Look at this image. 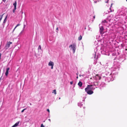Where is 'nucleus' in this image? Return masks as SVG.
Returning a JSON list of instances; mask_svg holds the SVG:
<instances>
[{"label": "nucleus", "instance_id": "f257e3e1", "mask_svg": "<svg viewBox=\"0 0 127 127\" xmlns=\"http://www.w3.org/2000/svg\"><path fill=\"white\" fill-rule=\"evenodd\" d=\"M119 69L118 67H116L114 66L111 69L108 68L105 69L106 72L105 74L109 76V77H106L105 79V81L107 82H109L110 81H112L114 80L113 78L115 77V74L117 73V71Z\"/></svg>", "mask_w": 127, "mask_h": 127}, {"label": "nucleus", "instance_id": "f03ea898", "mask_svg": "<svg viewBox=\"0 0 127 127\" xmlns=\"http://www.w3.org/2000/svg\"><path fill=\"white\" fill-rule=\"evenodd\" d=\"M119 69L118 67H116L114 66L111 69L108 68L105 69L106 72L105 74L109 76V77H106L105 79V81L107 82H109L110 81H112L114 80L113 78L115 77V74L117 73V71Z\"/></svg>", "mask_w": 127, "mask_h": 127}, {"label": "nucleus", "instance_id": "7ed1b4c3", "mask_svg": "<svg viewBox=\"0 0 127 127\" xmlns=\"http://www.w3.org/2000/svg\"><path fill=\"white\" fill-rule=\"evenodd\" d=\"M98 48L96 47L94 49V53L93 54V57L92 58H94L95 60H96L100 57V54L99 53V52H101V54H102L106 55V52H105V51L101 50L100 51L99 50L98 51L97 50Z\"/></svg>", "mask_w": 127, "mask_h": 127}, {"label": "nucleus", "instance_id": "20e7f679", "mask_svg": "<svg viewBox=\"0 0 127 127\" xmlns=\"http://www.w3.org/2000/svg\"><path fill=\"white\" fill-rule=\"evenodd\" d=\"M124 14L123 12L122 11V9L119 10L116 13L115 16L114 18H115L114 20L116 21H119L120 19V18L121 17V16L124 15Z\"/></svg>", "mask_w": 127, "mask_h": 127}, {"label": "nucleus", "instance_id": "39448f33", "mask_svg": "<svg viewBox=\"0 0 127 127\" xmlns=\"http://www.w3.org/2000/svg\"><path fill=\"white\" fill-rule=\"evenodd\" d=\"M126 56L125 54L121 55L119 56V57L118 56V57L115 58L114 59L117 60L118 59V60H119V61L123 62L124 60L126 59Z\"/></svg>", "mask_w": 127, "mask_h": 127}, {"label": "nucleus", "instance_id": "423d86ee", "mask_svg": "<svg viewBox=\"0 0 127 127\" xmlns=\"http://www.w3.org/2000/svg\"><path fill=\"white\" fill-rule=\"evenodd\" d=\"M93 86H94V85L93 84L91 85H88L87 87L85 88V90L89 89L91 90H94L95 89V88L93 87Z\"/></svg>", "mask_w": 127, "mask_h": 127}, {"label": "nucleus", "instance_id": "0eeeda50", "mask_svg": "<svg viewBox=\"0 0 127 127\" xmlns=\"http://www.w3.org/2000/svg\"><path fill=\"white\" fill-rule=\"evenodd\" d=\"M70 47L72 49L73 53H74L76 49V45L74 43L72 45H70L69 47Z\"/></svg>", "mask_w": 127, "mask_h": 127}, {"label": "nucleus", "instance_id": "6e6552de", "mask_svg": "<svg viewBox=\"0 0 127 127\" xmlns=\"http://www.w3.org/2000/svg\"><path fill=\"white\" fill-rule=\"evenodd\" d=\"M99 83L100 82L99 81L96 80V82H95L93 84L94 86H95L96 87V88H97V87L99 88V85H100Z\"/></svg>", "mask_w": 127, "mask_h": 127}, {"label": "nucleus", "instance_id": "1a4fd4ad", "mask_svg": "<svg viewBox=\"0 0 127 127\" xmlns=\"http://www.w3.org/2000/svg\"><path fill=\"white\" fill-rule=\"evenodd\" d=\"M99 31L100 33L101 34L103 33V31L104 30L102 24H99Z\"/></svg>", "mask_w": 127, "mask_h": 127}, {"label": "nucleus", "instance_id": "9d476101", "mask_svg": "<svg viewBox=\"0 0 127 127\" xmlns=\"http://www.w3.org/2000/svg\"><path fill=\"white\" fill-rule=\"evenodd\" d=\"M85 91L87 92V94L89 95H91L93 93V92L92 90L87 89V90H85Z\"/></svg>", "mask_w": 127, "mask_h": 127}, {"label": "nucleus", "instance_id": "9b49d317", "mask_svg": "<svg viewBox=\"0 0 127 127\" xmlns=\"http://www.w3.org/2000/svg\"><path fill=\"white\" fill-rule=\"evenodd\" d=\"M12 43V42H8L5 46V48L6 49H8L10 47V44Z\"/></svg>", "mask_w": 127, "mask_h": 127}, {"label": "nucleus", "instance_id": "f8f14e48", "mask_svg": "<svg viewBox=\"0 0 127 127\" xmlns=\"http://www.w3.org/2000/svg\"><path fill=\"white\" fill-rule=\"evenodd\" d=\"M119 54V52H118L117 51L115 52H113L112 53V55L113 56H116V57H118V55Z\"/></svg>", "mask_w": 127, "mask_h": 127}, {"label": "nucleus", "instance_id": "ddd939ff", "mask_svg": "<svg viewBox=\"0 0 127 127\" xmlns=\"http://www.w3.org/2000/svg\"><path fill=\"white\" fill-rule=\"evenodd\" d=\"M54 65V63L52 61H50L48 64V65L51 66V69H53Z\"/></svg>", "mask_w": 127, "mask_h": 127}, {"label": "nucleus", "instance_id": "4468645a", "mask_svg": "<svg viewBox=\"0 0 127 127\" xmlns=\"http://www.w3.org/2000/svg\"><path fill=\"white\" fill-rule=\"evenodd\" d=\"M7 15L5 17L4 20L3 21V22L2 23V25L3 26V28H4V25L5 24V23L6 22V20H7L6 19H7Z\"/></svg>", "mask_w": 127, "mask_h": 127}, {"label": "nucleus", "instance_id": "2eb2a0df", "mask_svg": "<svg viewBox=\"0 0 127 127\" xmlns=\"http://www.w3.org/2000/svg\"><path fill=\"white\" fill-rule=\"evenodd\" d=\"M10 69L9 67H8L6 69V71L5 73V75L6 76H7L8 74V71Z\"/></svg>", "mask_w": 127, "mask_h": 127}, {"label": "nucleus", "instance_id": "dca6fc26", "mask_svg": "<svg viewBox=\"0 0 127 127\" xmlns=\"http://www.w3.org/2000/svg\"><path fill=\"white\" fill-rule=\"evenodd\" d=\"M20 121L17 122L14 125L11 127H16L18 125Z\"/></svg>", "mask_w": 127, "mask_h": 127}, {"label": "nucleus", "instance_id": "f3484780", "mask_svg": "<svg viewBox=\"0 0 127 127\" xmlns=\"http://www.w3.org/2000/svg\"><path fill=\"white\" fill-rule=\"evenodd\" d=\"M101 49V50L105 51V52H107V51L106 50V48L105 47H102L100 48Z\"/></svg>", "mask_w": 127, "mask_h": 127}, {"label": "nucleus", "instance_id": "a211bd4d", "mask_svg": "<svg viewBox=\"0 0 127 127\" xmlns=\"http://www.w3.org/2000/svg\"><path fill=\"white\" fill-rule=\"evenodd\" d=\"M16 5L17 3L16 1H15L13 3V5L14 7V9L16 10Z\"/></svg>", "mask_w": 127, "mask_h": 127}, {"label": "nucleus", "instance_id": "6ab92c4d", "mask_svg": "<svg viewBox=\"0 0 127 127\" xmlns=\"http://www.w3.org/2000/svg\"><path fill=\"white\" fill-rule=\"evenodd\" d=\"M99 84L100 85H99V87H103L105 85V84L103 82H102L101 83L100 82Z\"/></svg>", "mask_w": 127, "mask_h": 127}, {"label": "nucleus", "instance_id": "aec40b11", "mask_svg": "<svg viewBox=\"0 0 127 127\" xmlns=\"http://www.w3.org/2000/svg\"><path fill=\"white\" fill-rule=\"evenodd\" d=\"M83 105V103L82 102L79 103H78V105L80 107H81Z\"/></svg>", "mask_w": 127, "mask_h": 127}, {"label": "nucleus", "instance_id": "412c9836", "mask_svg": "<svg viewBox=\"0 0 127 127\" xmlns=\"http://www.w3.org/2000/svg\"><path fill=\"white\" fill-rule=\"evenodd\" d=\"M82 82L81 81H79L78 83V85L80 87H81L82 86Z\"/></svg>", "mask_w": 127, "mask_h": 127}, {"label": "nucleus", "instance_id": "4be33fe9", "mask_svg": "<svg viewBox=\"0 0 127 127\" xmlns=\"http://www.w3.org/2000/svg\"><path fill=\"white\" fill-rule=\"evenodd\" d=\"M113 16V15L111 14L109 16H108L107 17V18L108 19H109V20H111V18H109V17H111L112 18Z\"/></svg>", "mask_w": 127, "mask_h": 127}, {"label": "nucleus", "instance_id": "5701e85b", "mask_svg": "<svg viewBox=\"0 0 127 127\" xmlns=\"http://www.w3.org/2000/svg\"><path fill=\"white\" fill-rule=\"evenodd\" d=\"M82 36L81 35H80L78 37V40H80L82 39Z\"/></svg>", "mask_w": 127, "mask_h": 127}, {"label": "nucleus", "instance_id": "b1692460", "mask_svg": "<svg viewBox=\"0 0 127 127\" xmlns=\"http://www.w3.org/2000/svg\"><path fill=\"white\" fill-rule=\"evenodd\" d=\"M96 77L97 79L100 80L101 79V77L99 76L98 75H97Z\"/></svg>", "mask_w": 127, "mask_h": 127}, {"label": "nucleus", "instance_id": "393cba45", "mask_svg": "<svg viewBox=\"0 0 127 127\" xmlns=\"http://www.w3.org/2000/svg\"><path fill=\"white\" fill-rule=\"evenodd\" d=\"M20 25V24H17V25L15 27V28H14V29L13 31V32L15 30V29L16 28V27L19 26Z\"/></svg>", "mask_w": 127, "mask_h": 127}, {"label": "nucleus", "instance_id": "a878e982", "mask_svg": "<svg viewBox=\"0 0 127 127\" xmlns=\"http://www.w3.org/2000/svg\"><path fill=\"white\" fill-rule=\"evenodd\" d=\"M53 93H54L55 95H56V90H54L52 92Z\"/></svg>", "mask_w": 127, "mask_h": 127}, {"label": "nucleus", "instance_id": "bb28decb", "mask_svg": "<svg viewBox=\"0 0 127 127\" xmlns=\"http://www.w3.org/2000/svg\"><path fill=\"white\" fill-rule=\"evenodd\" d=\"M38 50H41V47L40 45H39L38 48Z\"/></svg>", "mask_w": 127, "mask_h": 127}, {"label": "nucleus", "instance_id": "cd10ccee", "mask_svg": "<svg viewBox=\"0 0 127 127\" xmlns=\"http://www.w3.org/2000/svg\"><path fill=\"white\" fill-rule=\"evenodd\" d=\"M24 32V30H22L21 31V32H20V33L19 35H20L22 34V33L23 32Z\"/></svg>", "mask_w": 127, "mask_h": 127}, {"label": "nucleus", "instance_id": "c85d7f7f", "mask_svg": "<svg viewBox=\"0 0 127 127\" xmlns=\"http://www.w3.org/2000/svg\"><path fill=\"white\" fill-rule=\"evenodd\" d=\"M27 109V108H25L24 109H23V110L22 111H21V112L22 113H23L24 111L25 110H26Z\"/></svg>", "mask_w": 127, "mask_h": 127}, {"label": "nucleus", "instance_id": "c756f323", "mask_svg": "<svg viewBox=\"0 0 127 127\" xmlns=\"http://www.w3.org/2000/svg\"><path fill=\"white\" fill-rule=\"evenodd\" d=\"M102 23H104V24L105 23H106L107 22L106 20H104L103 21H102Z\"/></svg>", "mask_w": 127, "mask_h": 127}, {"label": "nucleus", "instance_id": "7c9ffc66", "mask_svg": "<svg viewBox=\"0 0 127 127\" xmlns=\"http://www.w3.org/2000/svg\"><path fill=\"white\" fill-rule=\"evenodd\" d=\"M124 44H121V47L122 48V47H123L124 46Z\"/></svg>", "mask_w": 127, "mask_h": 127}, {"label": "nucleus", "instance_id": "2f4dec72", "mask_svg": "<svg viewBox=\"0 0 127 127\" xmlns=\"http://www.w3.org/2000/svg\"><path fill=\"white\" fill-rule=\"evenodd\" d=\"M26 26V25H25L24 24V27H23V30H24V28H25V27Z\"/></svg>", "mask_w": 127, "mask_h": 127}, {"label": "nucleus", "instance_id": "473e14b6", "mask_svg": "<svg viewBox=\"0 0 127 127\" xmlns=\"http://www.w3.org/2000/svg\"><path fill=\"white\" fill-rule=\"evenodd\" d=\"M41 127H45V126L43 125V124H42L41 126Z\"/></svg>", "mask_w": 127, "mask_h": 127}, {"label": "nucleus", "instance_id": "72a5a7b5", "mask_svg": "<svg viewBox=\"0 0 127 127\" xmlns=\"http://www.w3.org/2000/svg\"><path fill=\"white\" fill-rule=\"evenodd\" d=\"M73 81L70 82V84H71V85L72 84H73Z\"/></svg>", "mask_w": 127, "mask_h": 127}, {"label": "nucleus", "instance_id": "f704fd0d", "mask_svg": "<svg viewBox=\"0 0 127 127\" xmlns=\"http://www.w3.org/2000/svg\"><path fill=\"white\" fill-rule=\"evenodd\" d=\"M47 111L49 113V112H50V110H49V109H47Z\"/></svg>", "mask_w": 127, "mask_h": 127}, {"label": "nucleus", "instance_id": "c9c22d12", "mask_svg": "<svg viewBox=\"0 0 127 127\" xmlns=\"http://www.w3.org/2000/svg\"><path fill=\"white\" fill-rule=\"evenodd\" d=\"M58 28H57L56 29V32H58V31H58Z\"/></svg>", "mask_w": 127, "mask_h": 127}, {"label": "nucleus", "instance_id": "e433bc0d", "mask_svg": "<svg viewBox=\"0 0 127 127\" xmlns=\"http://www.w3.org/2000/svg\"><path fill=\"white\" fill-rule=\"evenodd\" d=\"M15 10H14V9L13 10V13H14L15 12Z\"/></svg>", "mask_w": 127, "mask_h": 127}, {"label": "nucleus", "instance_id": "4c0bfd02", "mask_svg": "<svg viewBox=\"0 0 127 127\" xmlns=\"http://www.w3.org/2000/svg\"><path fill=\"white\" fill-rule=\"evenodd\" d=\"M6 0H2V1L4 2H5L6 1Z\"/></svg>", "mask_w": 127, "mask_h": 127}, {"label": "nucleus", "instance_id": "58836bf2", "mask_svg": "<svg viewBox=\"0 0 127 127\" xmlns=\"http://www.w3.org/2000/svg\"><path fill=\"white\" fill-rule=\"evenodd\" d=\"M109 11H107V12H106V14H107V13H109Z\"/></svg>", "mask_w": 127, "mask_h": 127}, {"label": "nucleus", "instance_id": "ea45409f", "mask_svg": "<svg viewBox=\"0 0 127 127\" xmlns=\"http://www.w3.org/2000/svg\"><path fill=\"white\" fill-rule=\"evenodd\" d=\"M93 19H95V16H93Z\"/></svg>", "mask_w": 127, "mask_h": 127}, {"label": "nucleus", "instance_id": "a19ab883", "mask_svg": "<svg viewBox=\"0 0 127 127\" xmlns=\"http://www.w3.org/2000/svg\"><path fill=\"white\" fill-rule=\"evenodd\" d=\"M75 84H73V87H75Z\"/></svg>", "mask_w": 127, "mask_h": 127}, {"label": "nucleus", "instance_id": "79ce46f5", "mask_svg": "<svg viewBox=\"0 0 127 127\" xmlns=\"http://www.w3.org/2000/svg\"><path fill=\"white\" fill-rule=\"evenodd\" d=\"M107 0V1L106 2L107 3L108 2V1L109 0Z\"/></svg>", "mask_w": 127, "mask_h": 127}, {"label": "nucleus", "instance_id": "37998d69", "mask_svg": "<svg viewBox=\"0 0 127 127\" xmlns=\"http://www.w3.org/2000/svg\"><path fill=\"white\" fill-rule=\"evenodd\" d=\"M85 75L84 74H83L82 75V76H84Z\"/></svg>", "mask_w": 127, "mask_h": 127}, {"label": "nucleus", "instance_id": "c03bdc74", "mask_svg": "<svg viewBox=\"0 0 127 127\" xmlns=\"http://www.w3.org/2000/svg\"><path fill=\"white\" fill-rule=\"evenodd\" d=\"M48 120L50 122H51V120L50 119H48Z\"/></svg>", "mask_w": 127, "mask_h": 127}, {"label": "nucleus", "instance_id": "a18cd8bd", "mask_svg": "<svg viewBox=\"0 0 127 127\" xmlns=\"http://www.w3.org/2000/svg\"><path fill=\"white\" fill-rule=\"evenodd\" d=\"M78 72H77V73H76V75H78Z\"/></svg>", "mask_w": 127, "mask_h": 127}, {"label": "nucleus", "instance_id": "49530a36", "mask_svg": "<svg viewBox=\"0 0 127 127\" xmlns=\"http://www.w3.org/2000/svg\"><path fill=\"white\" fill-rule=\"evenodd\" d=\"M79 76L80 77H81V76H82V75L80 74L79 75Z\"/></svg>", "mask_w": 127, "mask_h": 127}, {"label": "nucleus", "instance_id": "de8ad7c7", "mask_svg": "<svg viewBox=\"0 0 127 127\" xmlns=\"http://www.w3.org/2000/svg\"><path fill=\"white\" fill-rule=\"evenodd\" d=\"M1 45H0V49L1 48Z\"/></svg>", "mask_w": 127, "mask_h": 127}, {"label": "nucleus", "instance_id": "09e8293b", "mask_svg": "<svg viewBox=\"0 0 127 127\" xmlns=\"http://www.w3.org/2000/svg\"><path fill=\"white\" fill-rule=\"evenodd\" d=\"M125 50L127 51V48H126Z\"/></svg>", "mask_w": 127, "mask_h": 127}, {"label": "nucleus", "instance_id": "8fccbe9b", "mask_svg": "<svg viewBox=\"0 0 127 127\" xmlns=\"http://www.w3.org/2000/svg\"><path fill=\"white\" fill-rule=\"evenodd\" d=\"M76 78H77V79H78V76H77L76 77Z\"/></svg>", "mask_w": 127, "mask_h": 127}, {"label": "nucleus", "instance_id": "3c124183", "mask_svg": "<svg viewBox=\"0 0 127 127\" xmlns=\"http://www.w3.org/2000/svg\"><path fill=\"white\" fill-rule=\"evenodd\" d=\"M85 101V99H83V101Z\"/></svg>", "mask_w": 127, "mask_h": 127}, {"label": "nucleus", "instance_id": "603ef678", "mask_svg": "<svg viewBox=\"0 0 127 127\" xmlns=\"http://www.w3.org/2000/svg\"><path fill=\"white\" fill-rule=\"evenodd\" d=\"M112 3H111V6H112Z\"/></svg>", "mask_w": 127, "mask_h": 127}, {"label": "nucleus", "instance_id": "864d4df0", "mask_svg": "<svg viewBox=\"0 0 127 127\" xmlns=\"http://www.w3.org/2000/svg\"><path fill=\"white\" fill-rule=\"evenodd\" d=\"M60 98H61L60 97H59V99H60Z\"/></svg>", "mask_w": 127, "mask_h": 127}, {"label": "nucleus", "instance_id": "5fc2aeb1", "mask_svg": "<svg viewBox=\"0 0 127 127\" xmlns=\"http://www.w3.org/2000/svg\"><path fill=\"white\" fill-rule=\"evenodd\" d=\"M30 105H32V104L31 103H30Z\"/></svg>", "mask_w": 127, "mask_h": 127}, {"label": "nucleus", "instance_id": "6e6d98bb", "mask_svg": "<svg viewBox=\"0 0 127 127\" xmlns=\"http://www.w3.org/2000/svg\"><path fill=\"white\" fill-rule=\"evenodd\" d=\"M103 69H102V70H105V68H103Z\"/></svg>", "mask_w": 127, "mask_h": 127}, {"label": "nucleus", "instance_id": "4d7b16f0", "mask_svg": "<svg viewBox=\"0 0 127 127\" xmlns=\"http://www.w3.org/2000/svg\"><path fill=\"white\" fill-rule=\"evenodd\" d=\"M85 29H86V28H85Z\"/></svg>", "mask_w": 127, "mask_h": 127}, {"label": "nucleus", "instance_id": "13d9d810", "mask_svg": "<svg viewBox=\"0 0 127 127\" xmlns=\"http://www.w3.org/2000/svg\"><path fill=\"white\" fill-rule=\"evenodd\" d=\"M111 12L112 11L111 10Z\"/></svg>", "mask_w": 127, "mask_h": 127}, {"label": "nucleus", "instance_id": "bf43d9fd", "mask_svg": "<svg viewBox=\"0 0 127 127\" xmlns=\"http://www.w3.org/2000/svg\"><path fill=\"white\" fill-rule=\"evenodd\" d=\"M110 9H111V8H110Z\"/></svg>", "mask_w": 127, "mask_h": 127}, {"label": "nucleus", "instance_id": "052dcab7", "mask_svg": "<svg viewBox=\"0 0 127 127\" xmlns=\"http://www.w3.org/2000/svg\"><path fill=\"white\" fill-rule=\"evenodd\" d=\"M126 1H127V0H126Z\"/></svg>", "mask_w": 127, "mask_h": 127}]
</instances>
